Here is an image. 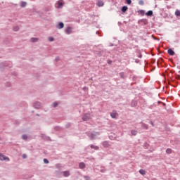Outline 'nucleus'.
I'll use <instances>...</instances> for the list:
<instances>
[{
  "label": "nucleus",
  "mask_w": 180,
  "mask_h": 180,
  "mask_svg": "<svg viewBox=\"0 0 180 180\" xmlns=\"http://www.w3.org/2000/svg\"><path fill=\"white\" fill-rule=\"evenodd\" d=\"M79 167L81 168L82 169H84V168H85V163L84 162H80L79 164Z\"/></svg>",
  "instance_id": "9d476101"
},
{
  "label": "nucleus",
  "mask_w": 180,
  "mask_h": 180,
  "mask_svg": "<svg viewBox=\"0 0 180 180\" xmlns=\"http://www.w3.org/2000/svg\"><path fill=\"white\" fill-rule=\"evenodd\" d=\"M22 158H24V159H25V158H27V155H26V154H23V155H22Z\"/></svg>",
  "instance_id": "473e14b6"
},
{
  "label": "nucleus",
  "mask_w": 180,
  "mask_h": 180,
  "mask_svg": "<svg viewBox=\"0 0 180 180\" xmlns=\"http://www.w3.org/2000/svg\"><path fill=\"white\" fill-rule=\"evenodd\" d=\"M96 136H99V133L98 132L91 133L90 135L91 140H95V139H96Z\"/></svg>",
  "instance_id": "7ed1b4c3"
},
{
  "label": "nucleus",
  "mask_w": 180,
  "mask_h": 180,
  "mask_svg": "<svg viewBox=\"0 0 180 180\" xmlns=\"http://www.w3.org/2000/svg\"><path fill=\"white\" fill-rule=\"evenodd\" d=\"M63 1H58V6H57V8H61L62 6H63Z\"/></svg>",
  "instance_id": "dca6fc26"
},
{
  "label": "nucleus",
  "mask_w": 180,
  "mask_h": 180,
  "mask_svg": "<svg viewBox=\"0 0 180 180\" xmlns=\"http://www.w3.org/2000/svg\"><path fill=\"white\" fill-rule=\"evenodd\" d=\"M97 6H103L104 3L102 1H98L97 4H96Z\"/></svg>",
  "instance_id": "1a4fd4ad"
},
{
  "label": "nucleus",
  "mask_w": 180,
  "mask_h": 180,
  "mask_svg": "<svg viewBox=\"0 0 180 180\" xmlns=\"http://www.w3.org/2000/svg\"><path fill=\"white\" fill-rule=\"evenodd\" d=\"M142 129H145V130H147V129H148V124H143Z\"/></svg>",
  "instance_id": "2eb2a0df"
},
{
  "label": "nucleus",
  "mask_w": 180,
  "mask_h": 180,
  "mask_svg": "<svg viewBox=\"0 0 180 180\" xmlns=\"http://www.w3.org/2000/svg\"><path fill=\"white\" fill-rule=\"evenodd\" d=\"M13 30H14V32H18V30H19V27H18V26L14 27Z\"/></svg>",
  "instance_id": "393cba45"
},
{
  "label": "nucleus",
  "mask_w": 180,
  "mask_h": 180,
  "mask_svg": "<svg viewBox=\"0 0 180 180\" xmlns=\"http://www.w3.org/2000/svg\"><path fill=\"white\" fill-rule=\"evenodd\" d=\"M44 164H49V160L44 159Z\"/></svg>",
  "instance_id": "2f4dec72"
},
{
  "label": "nucleus",
  "mask_w": 180,
  "mask_h": 180,
  "mask_svg": "<svg viewBox=\"0 0 180 180\" xmlns=\"http://www.w3.org/2000/svg\"><path fill=\"white\" fill-rule=\"evenodd\" d=\"M137 105V102L136 101H132L131 103V106H136Z\"/></svg>",
  "instance_id": "a878e982"
},
{
  "label": "nucleus",
  "mask_w": 180,
  "mask_h": 180,
  "mask_svg": "<svg viewBox=\"0 0 180 180\" xmlns=\"http://www.w3.org/2000/svg\"><path fill=\"white\" fill-rule=\"evenodd\" d=\"M103 146H104L105 148H108L110 147V144H109V142L105 141L102 143Z\"/></svg>",
  "instance_id": "39448f33"
},
{
  "label": "nucleus",
  "mask_w": 180,
  "mask_h": 180,
  "mask_svg": "<svg viewBox=\"0 0 180 180\" xmlns=\"http://www.w3.org/2000/svg\"><path fill=\"white\" fill-rule=\"evenodd\" d=\"M9 158L4 155V154L0 153V161H9Z\"/></svg>",
  "instance_id": "f03ea898"
},
{
  "label": "nucleus",
  "mask_w": 180,
  "mask_h": 180,
  "mask_svg": "<svg viewBox=\"0 0 180 180\" xmlns=\"http://www.w3.org/2000/svg\"><path fill=\"white\" fill-rule=\"evenodd\" d=\"M167 53L169 56H174L175 54V52L171 49H168Z\"/></svg>",
  "instance_id": "6e6552de"
},
{
  "label": "nucleus",
  "mask_w": 180,
  "mask_h": 180,
  "mask_svg": "<svg viewBox=\"0 0 180 180\" xmlns=\"http://www.w3.org/2000/svg\"><path fill=\"white\" fill-rule=\"evenodd\" d=\"M139 174H141V175H146V170L140 169L139 170Z\"/></svg>",
  "instance_id": "6ab92c4d"
},
{
  "label": "nucleus",
  "mask_w": 180,
  "mask_h": 180,
  "mask_svg": "<svg viewBox=\"0 0 180 180\" xmlns=\"http://www.w3.org/2000/svg\"><path fill=\"white\" fill-rule=\"evenodd\" d=\"M126 3L128 4V5H130L131 4V0H126Z\"/></svg>",
  "instance_id": "c85d7f7f"
},
{
  "label": "nucleus",
  "mask_w": 180,
  "mask_h": 180,
  "mask_svg": "<svg viewBox=\"0 0 180 180\" xmlns=\"http://www.w3.org/2000/svg\"><path fill=\"white\" fill-rule=\"evenodd\" d=\"M22 140H27V135H22Z\"/></svg>",
  "instance_id": "b1692460"
},
{
  "label": "nucleus",
  "mask_w": 180,
  "mask_h": 180,
  "mask_svg": "<svg viewBox=\"0 0 180 180\" xmlns=\"http://www.w3.org/2000/svg\"><path fill=\"white\" fill-rule=\"evenodd\" d=\"M175 15H176V16H180V11L179 10H176Z\"/></svg>",
  "instance_id": "412c9836"
},
{
  "label": "nucleus",
  "mask_w": 180,
  "mask_h": 180,
  "mask_svg": "<svg viewBox=\"0 0 180 180\" xmlns=\"http://www.w3.org/2000/svg\"><path fill=\"white\" fill-rule=\"evenodd\" d=\"M27 4L26 2H22L20 4V6H22V8H25V6H26Z\"/></svg>",
  "instance_id": "5701e85b"
},
{
  "label": "nucleus",
  "mask_w": 180,
  "mask_h": 180,
  "mask_svg": "<svg viewBox=\"0 0 180 180\" xmlns=\"http://www.w3.org/2000/svg\"><path fill=\"white\" fill-rule=\"evenodd\" d=\"M40 106H41V104L39 102H37L34 104V107L36 109H40Z\"/></svg>",
  "instance_id": "0eeeda50"
},
{
  "label": "nucleus",
  "mask_w": 180,
  "mask_h": 180,
  "mask_svg": "<svg viewBox=\"0 0 180 180\" xmlns=\"http://www.w3.org/2000/svg\"><path fill=\"white\" fill-rule=\"evenodd\" d=\"M128 8L127 6H124L122 8V12H126L127 11Z\"/></svg>",
  "instance_id": "f3484780"
},
{
  "label": "nucleus",
  "mask_w": 180,
  "mask_h": 180,
  "mask_svg": "<svg viewBox=\"0 0 180 180\" xmlns=\"http://www.w3.org/2000/svg\"><path fill=\"white\" fill-rule=\"evenodd\" d=\"M131 133L132 136H137V131L136 130H131Z\"/></svg>",
  "instance_id": "a211bd4d"
},
{
  "label": "nucleus",
  "mask_w": 180,
  "mask_h": 180,
  "mask_svg": "<svg viewBox=\"0 0 180 180\" xmlns=\"http://www.w3.org/2000/svg\"><path fill=\"white\" fill-rule=\"evenodd\" d=\"M84 179L85 180H91V178L88 176H84Z\"/></svg>",
  "instance_id": "c756f323"
},
{
  "label": "nucleus",
  "mask_w": 180,
  "mask_h": 180,
  "mask_svg": "<svg viewBox=\"0 0 180 180\" xmlns=\"http://www.w3.org/2000/svg\"><path fill=\"white\" fill-rule=\"evenodd\" d=\"M30 41L32 43H36V42L39 41V39L38 38H31Z\"/></svg>",
  "instance_id": "f8f14e48"
},
{
  "label": "nucleus",
  "mask_w": 180,
  "mask_h": 180,
  "mask_svg": "<svg viewBox=\"0 0 180 180\" xmlns=\"http://www.w3.org/2000/svg\"><path fill=\"white\" fill-rule=\"evenodd\" d=\"M146 16H153V11H149L146 13Z\"/></svg>",
  "instance_id": "4468645a"
},
{
  "label": "nucleus",
  "mask_w": 180,
  "mask_h": 180,
  "mask_svg": "<svg viewBox=\"0 0 180 180\" xmlns=\"http://www.w3.org/2000/svg\"><path fill=\"white\" fill-rule=\"evenodd\" d=\"M166 153H167V154H171V153H172V149H171V148H167V149L166 150Z\"/></svg>",
  "instance_id": "aec40b11"
},
{
  "label": "nucleus",
  "mask_w": 180,
  "mask_h": 180,
  "mask_svg": "<svg viewBox=\"0 0 180 180\" xmlns=\"http://www.w3.org/2000/svg\"><path fill=\"white\" fill-rule=\"evenodd\" d=\"M58 29H63L64 27V23L59 22L58 25L57 26Z\"/></svg>",
  "instance_id": "9b49d317"
},
{
  "label": "nucleus",
  "mask_w": 180,
  "mask_h": 180,
  "mask_svg": "<svg viewBox=\"0 0 180 180\" xmlns=\"http://www.w3.org/2000/svg\"><path fill=\"white\" fill-rule=\"evenodd\" d=\"M110 116L112 117V119H116V116H117V112L115 110H113L112 112H110Z\"/></svg>",
  "instance_id": "423d86ee"
},
{
  "label": "nucleus",
  "mask_w": 180,
  "mask_h": 180,
  "mask_svg": "<svg viewBox=\"0 0 180 180\" xmlns=\"http://www.w3.org/2000/svg\"><path fill=\"white\" fill-rule=\"evenodd\" d=\"M139 5H144V1L143 0H140L139 1Z\"/></svg>",
  "instance_id": "cd10ccee"
},
{
  "label": "nucleus",
  "mask_w": 180,
  "mask_h": 180,
  "mask_svg": "<svg viewBox=\"0 0 180 180\" xmlns=\"http://www.w3.org/2000/svg\"><path fill=\"white\" fill-rule=\"evenodd\" d=\"M63 174L64 176H70V171H65Z\"/></svg>",
  "instance_id": "ddd939ff"
},
{
  "label": "nucleus",
  "mask_w": 180,
  "mask_h": 180,
  "mask_svg": "<svg viewBox=\"0 0 180 180\" xmlns=\"http://www.w3.org/2000/svg\"><path fill=\"white\" fill-rule=\"evenodd\" d=\"M150 124H151L152 126H154V123H153V122H150Z\"/></svg>",
  "instance_id": "72a5a7b5"
},
{
  "label": "nucleus",
  "mask_w": 180,
  "mask_h": 180,
  "mask_svg": "<svg viewBox=\"0 0 180 180\" xmlns=\"http://www.w3.org/2000/svg\"><path fill=\"white\" fill-rule=\"evenodd\" d=\"M49 41H54V38L51 37H49Z\"/></svg>",
  "instance_id": "7c9ffc66"
},
{
  "label": "nucleus",
  "mask_w": 180,
  "mask_h": 180,
  "mask_svg": "<svg viewBox=\"0 0 180 180\" xmlns=\"http://www.w3.org/2000/svg\"><path fill=\"white\" fill-rule=\"evenodd\" d=\"M91 148H94V150H99V147L95 146H94V145H91Z\"/></svg>",
  "instance_id": "4be33fe9"
},
{
  "label": "nucleus",
  "mask_w": 180,
  "mask_h": 180,
  "mask_svg": "<svg viewBox=\"0 0 180 180\" xmlns=\"http://www.w3.org/2000/svg\"><path fill=\"white\" fill-rule=\"evenodd\" d=\"M65 32L66 34H71V33H72V28L71 27H68Z\"/></svg>",
  "instance_id": "20e7f679"
},
{
  "label": "nucleus",
  "mask_w": 180,
  "mask_h": 180,
  "mask_svg": "<svg viewBox=\"0 0 180 180\" xmlns=\"http://www.w3.org/2000/svg\"><path fill=\"white\" fill-rule=\"evenodd\" d=\"M53 108H57V106H58V103L57 102H55L53 103Z\"/></svg>",
  "instance_id": "bb28decb"
},
{
  "label": "nucleus",
  "mask_w": 180,
  "mask_h": 180,
  "mask_svg": "<svg viewBox=\"0 0 180 180\" xmlns=\"http://www.w3.org/2000/svg\"><path fill=\"white\" fill-rule=\"evenodd\" d=\"M89 119H91V115H89V114H84L82 117V120L84 122H88V120H89Z\"/></svg>",
  "instance_id": "f257e3e1"
}]
</instances>
